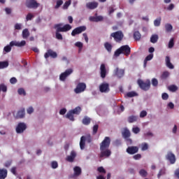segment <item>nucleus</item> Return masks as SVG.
<instances>
[{
    "instance_id": "nucleus-1",
    "label": "nucleus",
    "mask_w": 179,
    "mask_h": 179,
    "mask_svg": "<svg viewBox=\"0 0 179 179\" xmlns=\"http://www.w3.org/2000/svg\"><path fill=\"white\" fill-rule=\"evenodd\" d=\"M110 143L111 139L110 137H105L103 141L100 143V159H103V157H110V156H111V150L108 149Z\"/></svg>"
},
{
    "instance_id": "nucleus-2",
    "label": "nucleus",
    "mask_w": 179,
    "mask_h": 179,
    "mask_svg": "<svg viewBox=\"0 0 179 179\" xmlns=\"http://www.w3.org/2000/svg\"><path fill=\"white\" fill-rule=\"evenodd\" d=\"M121 54H123L126 57H129V55H131V48L129 47V45H122L120 48L115 50L114 56L120 57Z\"/></svg>"
},
{
    "instance_id": "nucleus-3",
    "label": "nucleus",
    "mask_w": 179,
    "mask_h": 179,
    "mask_svg": "<svg viewBox=\"0 0 179 179\" xmlns=\"http://www.w3.org/2000/svg\"><path fill=\"white\" fill-rule=\"evenodd\" d=\"M110 38H113L116 43H121L124 39L122 31H117L110 34Z\"/></svg>"
},
{
    "instance_id": "nucleus-4",
    "label": "nucleus",
    "mask_w": 179,
    "mask_h": 179,
    "mask_svg": "<svg viewBox=\"0 0 179 179\" xmlns=\"http://www.w3.org/2000/svg\"><path fill=\"white\" fill-rule=\"evenodd\" d=\"M137 83L141 89V90H143L144 92H148L149 89H150V80H147L146 82H144L141 79H138L137 80Z\"/></svg>"
},
{
    "instance_id": "nucleus-5",
    "label": "nucleus",
    "mask_w": 179,
    "mask_h": 179,
    "mask_svg": "<svg viewBox=\"0 0 179 179\" xmlns=\"http://www.w3.org/2000/svg\"><path fill=\"white\" fill-rule=\"evenodd\" d=\"M55 27H57L59 29V31H62V33L69 31V30L72 29V26L71 24H66L62 27V24L61 23L55 24Z\"/></svg>"
},
{
    "instance_id": "nucleus-6",
    "label": "nucleus",
    "mask_w": 179,
    "mask_h": 179,
    "mask_svg": "<svg viewBox=\"0 0 179 179\" xmlns=\"http://www.w3.org/2000/svg\"><path fill=\"white\" fill-rule=\"evenodd\" d=\"M25 5L29 9H36L38 6H40V4L36 0H27Z\"/></svg>"
},
{
    "instance_id": "nucleus-7",
    "label": "nucleus",
    "mask_w": 179,
    "mask_h": 179,
    "mask_svg": "<svg viewBox=\"0 0 179 179\" xmlns=\"http://www.w3.org/2000/svg\"><path fill=\"white\" fill-rule=\"evenodd\" d=\"M85 90H86V84L85 83H79L75 88L74 92L78 94L85 92Z\"/></svg>"
},
{
    "instance_id": "nucleus-8",
    "label": "nucleus",
    "mask_w": 179,
    "mask_h": 179,
    "mask_svg": "<svg viewBox=\"0 0 179 179\" xmlns=\"http://www.w3.org/2000/svg\"><path fill=\"white\" fill-rule=\"evenodd\" d=\"M83 31H86V26H80L74 29L71 32V36L75 37V36L78 34H80V33H83Z\"/></svg>"
},
{
    "instance_id": "nucleus-9",
    "label": "nucleus",
    "mask_w": 179,
    "mask_h": 179,
    "mask_svg": "<svg viewBox=\"0 0 179 179\" xmlns=\"http://www.w3.org/2000/svg\"><path fill=\"white\" fill-rule=\"evenodd\" d=\"M27 129V126L24 122H20L17 125L15 131L17 134H23L24 131Z\"/></svg>"
},
{
    "instance_id": "nucleus-10",
    "label": "nucleus",
    "mask_w": 179,
    "mask_h": 179,
    "mask_svg": "<svg viewBox=\"0 0 179 179\" xmlns=\"http://www.w3.org/2000/svg\"><path fill=\"white\" fill-rule=\"evenodd\" d=\"M99 92L101 93H108L110 92V84L107 83H103L99 85Z\"/></svg>"
},
{
    "instance_id": "nucleus-11",
    "label": "nucleus",
    "mask_w": 179,
    "mask_h": 179,
    "mask_svg": "<svg viewBox=\"0 0 179 179\" xmlns=\"http://www.w3.org/2000/svg\"><path fill=\"white\" fill-rule=\"evenodd\" d=\"M166 159L170 162L171 164H174L177 160L176 159V155L171 152H169L167 153L166 155Z\"/></svg>"
},
{
    "instance_id": "nucleus-12",
    "label": "nucleus",
    "mask_w": 179,
    "mask_h": 179,
    "mask_svg": "<svg viewBox=\"0 0 179 179\" xmlns=\"http://www.w3.org/2000/svg\"><path fill=\"white\" fill-rule=\"evenodd\" d=\"M72 72H73V70L72 69H69L66 70L65 72L62 73L59 76L60 80L64 82L65 80V79H66V78H68V76H69V75H71V73H72Z\"/></svg>"
},
{
    "instance_id": "nucleus-13",
    "label": "nucleus",
    "mask_w": 179,
    "mask_h": 179,
    "mask_svg": "<svg viewBox=\"0 0 179 179\" xmlns=\"http://www.w3.org/2000/svg\"><path fill=\"white\" fill-rule=\"evenodd\" d=\"M127 153L129 155H135L139 152V148L137 146H129L126 150Z\"/></svg>"
},
{
    "instance_id": "nucleus-14",
    "label": "nucleus",
    "mask_w": 179,
    "mask_h": 179,
    "mask_svg": "<svg viewBox=\"0 0 179 179\" xmlns=\"http://www.w3.org/2000/svg\"><path fill=\"white\" fill-rule=\"evenodd\" d=\"M49 57H51V58H57L58 55H57V52H54L52 50L49 49L47 52L45 53L44 57L47 59Z\"/></svg>"
},
{
    "instance_id": "nucleus-15",
    "label": "nucleus",
    "mask_w": 179,
    "mask_h": 179,
    "mask_svg": "<svg viewBox=\"0 0 179 179\" xmlns=\"http://www.w3.org/2000/svg\"><path fill=\"white\" fill-rule=\"evenodd\" d=\"M10 47H13V45H15V47H24V45H26V41H22L21 42L12 41L10 43Z\"/></svg>"
},
{
    "instance_id": "nucleus-16",
    "label": "nucleus",
    "mask_w": 179,
    "mask_h": 179,
    "mask_svg": "<svg viewBox=\"0 0 179 179\" xmlns=\"http://www.w3.org/2000/svg\"><path fill=\"white\" fill-rule=\"evenodd\" d=\"M97 6H99V3L96 1L88 2L86 3L87 9H90V10L96 9Z\"/></svg>"
},
{
    "instance_id": "nucleus-17",
    "label": "nucleus",
    "mask_w": 179,
    "mask_h": 179,
    "mask_svg": "<svg viewBox=\"0 0 179 179\" xmlns=\"http://www.w3.org/2000/svg\"><path fill=\"white\" fill-rule=\"evenodd\" d=\"M75 157H76V152L71 151L70 155L67 156L66 158V162H69V163H73V160H75Z\"/></svg>"
},
{
    "instance_id": "nucleus-18",
    "label": "nucleus",
    "mask_w": 179,
    "mask_h": 179,
    "mask_svg": "<svg viewBox=\"0 0 179 179\" xmlns=\"http://www.w3.org/2000/svg\"><path fill=\"white\" fill-rule=\"evenodd\" d=\"M100 71L101 78H102V79H104V78H106L107 75V70L106 69V65L104 64H101Z\"/></svg>"
},
{
    "instance_id": "nucleus-19",
    "label": "nucleus",
    "mask_w": 179,
    "mask_h": 179,
    "mask_svg": "<svg viewBox=\"0 0 179 179\" xmlns=\"http://www.w3.org/2000/svg\"><path fill=\"white\" fill-rule=\"evenodd\" d=\"M124 73H125L124 69H120L119 68H116L115 70V75L118 78H122V76H124Z\"/></svg>"
},
{
    "instance_id": "nucleus-20",
    "label": "nucleus",
    "mask_w": 179,
    "mask_h": 179,
    "mask_svg": "<svg viewBox=\"0 0 179 179\" xmlns=\"http://www.w3.org/2000/svg\"><path fill=\"white\" fill-rule=\"evenodd\" d=\"M122 135L124 139H127V138H130L131 131H129V129H128V128H124L123 131L122 132Z\"/></svg>"
},
{
    "instance_id": "nucleus-21",
    "label": "nucleus",
    "mask_w": 179,
    "mask_h": 179,
    "mask_svg": "<svg viewBox=\"0 0 179 179\" xmlns=\"http://www.w3.org/2000/svg\"><path fill=\"white\" fill-rule=\"evenodd\" d=\"M165 61L167 68H169V69H174V65L171 64V62L170 61V57L166 56L165 58Z\"/></svg>"
},
{
    "instance_id": "nucleus-22",
    "label": "nucleus",
    "mask_w": 179,
    "mask_h": 179,
    "mask_svg": "<svg viewBox=\"0 0 179 179\" xmlns=\"http://www.w3.org/2000/svg\"><path fill=\"white\" fill-rule=\"evenodd\" d=\"M86 136H83L80 138V148L81 149V150H83V149H85V146L86 145Z\"/></svg>"
},
{
    "instance_id": "nucleus-23",
    "label": "nucleus",
    "mask_w": 179,
    "mask_h": 179,
    "mask_svg": "<svg viewBox=\"0 0 179 179\" xmlns=\"http://www.w3.org/2000/svg\"><path fill=\"white\" fill-rule=\"evenodd\" d=\"M8 177V170L0 169V179H5Z\"/></svg>"
},
{
    "instance_id": "nucleus-24",
    "label": "nucleus",
    "mask_w": 179,
    "mask_h": 179,
    "mask_svg": "<svg viewBox=\"0 0 179 179\" xmlns=\"http://www.w3.org/2000/svg\"><path fill=\"white\" fill-rule=\"evenodd\" d=\"M127 121L129 124H132V122H136L138 121V116L136 115H131L127 118Z\"/></svg>"
},
{
    "instance_id": "nucleus-25",
    "label": "nucleus",
    "mask_w": 179,
    "mask_h": 179,
    "mask_svg": "<svg viewBox=\"0 0 179 179\" xmlns=\"http://www.w3.org/2000/svg\"><path fill=\"white\" fill-rule=\"evenodd\" d=\"M73 171H74V176H76V177L82 174V169H80V167L79 166H75L73 168Z\"/></svg>"
},
{
    "instance_id": "nucleus-26",
    "label": "nucleus",
    "mask_w": 179,
    "mask_h": 179,
    "mask_svg": "<svg viewBox=\"0 0 179 179\" xmlns=\"http://www.w3.org/2000/svg\"><path fill=\"white\" fill-rule=\"evenodd\" d=\"M55 29H56V38L57 40H63L64 38L62 37V34H60L62 31H59V28L57 27H55Z\"/></svg>"
},
{
    "instance_id": "nucleus-27",
    "label": "nucleus",
    "mask_w": 179,
    "mask_h": 179,
    "mask_svg": "<svg viewBox=\"0 0 179 179\" xmlns=\"http://www.w3.org/2000/svg\"><path fill=\"white\" fill-rule=\"evenodd\" d=\"M104 48L108 51V52H111V51H113V45L108 42L104 43Z\"/></svg>"
},
{
    "instance_id": "nucleus-28",
    "label": "nucleus",
    "mask_w": 179,
    "mask_h": 179,
    "mask_svg": "<svg viewBox=\"0 0 179 179\" xmlns=\"http://www.w3.org/2000/svg\"><path fill=\"white\" fill-rule=\"evenodd\" d=\"M25 115L24 108H21L17 113V118H23Z\"/></svg>"
},
{
    "instance_id": "nucleus-29",
    "label": "nucleus",
    "mask_w": 179,
    "mask_h": 179,
    "mask_svg": "<svg viewBox=\"0 0 179 179\" xmlns=\"http://www.w3.org/2000/svg\"><path fill=\"white\" fill-rule=\"evenodd\" d=\"M158 40H159V36L157 34L152 35L150 38V42L152 43V44H155V43H157Z\"/></svg>"
},
{
    "instance_id": "nucleus-30",
    "label": "nucleus",
    "mask_w": 179,
    "mask_h": 179,
    "mask_svg": "<svg viewBox=\"0 0 179 179\" xmlns=\"http://www.w3.org/2000/svg\"><path fill=\"white\" fill-rule=\"evenodd\" d=\"M70 111H71L73 114H76V115H79L80 114V111H82V108H80V106H77L76 108Z\"/></svg>"
},
{
    "instance_id": "nucleus-31",
    "label": "nucleus",
    "mask_w": 179,
    "mask_h": 179,
    "mask_svg": "<svg viewBox=\"0 0 179 179\" xmlns=\"http://www.w3.org/2000/svg\"><path fill=\"white\" fill-rule=\"evenodd\" d=\"M141 33L139 32V31H136L134 33V40H136V41H139V40H141Z\"/></svg>"
},
{
    "instance_id": "nucleus-32",
    "label": "nucleus",
    "mask_w": 179,
    "mask_h": 179,
    "mask_svg": "<svg viewBox=\"0 0 179 179\" xmlns=\"http://www.w3.org/2000/svg\"><path fill=\"white\" fill-rule=\"evenodd\" d=\"M9 66V62L8 61L0 62V69H5Z\"/></svg>"
},
{
    "instance_id": "nucleus-33",
    "label": "nucleus",
    "mask_w": 179,
    "mask_h": 179,
    "mask_svg": "<svg viewBox=\"0 0 179 179\" xmlns=\"http://www.w3.org/2000/svg\"><path fill=\"white\" fill-rule=\"evenodd\" d=\"M83 125H89V124H90L91 122V120L90 117L85 116L82 121Z\"/></svg>"
},
{
    "instance_id": "nucleus-34",
    "label": "nucleus",
    "mask_w": 179,
    "mask_h": 179,
    "mask_svg": "<svg viewBox=\"0 0 179 179\" xmlns=\"http://www.w3.org/2000/svg\"><path fill=\"white\" fill-rule=\"evenodd\" d=\"M169 76H170V72L164 71L162 73V74L161 75V79H162V80H166V79H167V78H169Z\"/></svg>"
},
{
    "instance_id": "nucleus-35",
    "label": "nucleus",
    "mask_w": 179,
    "mask_h": 179,
    "mask_svg": "<svg viewBox=\"0 0 179 179\" xmlns=\"http://www.w3.org/2000/svg\"><path fill=\"white\" fill-rule=\"evenodd\" d=\"M66 117L70 120V121H75V117H73V113L71 112V110L68 112Z\"/></svg>"
},
{
    "instance_id": "nucleus-36",
    "label": "nucleus",
    "mask_w": 179,
    "mask_h": 179,
    "mask_svg": "<svg viewBox=\"0 0 179 179\" xmlns=\"http://www.w3.org/2000/svg\"><path fill=\"white\" fill-rule=\"evenodd\" d=\"M29 36H30V32L29 31V29H24L22 31V37L24 38H27V37H29Z\"/></svg>"
},
{
    "instance_id": "nucleus-37",
    "label": "nucleus",
    "mask_w": 179,
    "mask_h": 179,
    "mask_svg": "<svg viewBox=\"0 0 179 179\" xmlns=\"http://www.w3.org/2000/svg\"><path fill=\"white\" fill-rule=\"evenodd\" d=\"M165 30L166 33H170V31H171V30H173V25H171V24H165Z\"/></svg>"
},
{
    "instance_id": "nucleus-38",
    "label": "nucleus",
    "mask_w": 179,
    "mask_h": 179,
    "mask_svg": "<svg viewBox=\"0 0 179 179\" xmlns=\"http://www.w3.org/2000/svg\"><path fill=\"white\" fill-rule=\"evenodd\" d=\"M162 23V17H159L157 19L155 20L154 25L155 27H159Z\"/></svg>"
},
{
    "instance_id": "nucleus-39",
    "label": "nucleus",
    "mask_w": 179,
    "mask_h": 179,
    "mask_svg": "<svg viewBox=\"0 0 179 179\" xmlns=\"http://www.w3.org/2000/svg\"><path fill=\"white\" fill-rule=\"evenodd\" d=\"M0 92H3V93H6V92H8V87H6L5 84H0Z\"/></svg>"
},
{
    "instance_id": "nucleus-40",
    "label": "nucleus",
    "mask_w": 179,
    "mask_h": 179,
    "mask_svg": "<svg viewBox=\"0 0 179 179\" xmlns=\"http://www.w3.org/2000/svg\"><path fill=\"white\" fill-rule=\"evenodd\" d=\"M127 97H135L138 96V94L134 91L129 92L126 94Z\"/></svg>"
},
{
    "instance_id": "nucleus-41",
    "label": "nucleus",
    "mask_w": 179,
    "mask_h": 179,
    "mask_svg": "<svg viewBox=\"0 0 179 179\" xmlns=\"http://www.w3.org/2000/svg\"><path fill=\"white\" fill-rule=\"evenodd\" d=\"M164 174H166V168L160 169L157 174V178H160V177H162V176H164Z\"/></svg>"
},
{
    "instance_id": "nucleus-42",
    "label": "nucleus",
    "mask_w": 179,
    "mask_h": 179,
    "mask_svg": "<svg viewBox=\"0 0 179 179\" xmlns=\"http://www.w3.org/2000/svg\"><path fill=\"white\" fill-rule=\"evenodd\" d=\"M139 174L141 176V177H147L148 172L145 169H141L139 171Z\"/></svg>"
},
{
    "instance_id": "nucleus-43",
    "label": "nucleus",
    "mask_w": 179,
    "mask_h": 179,
    "mask_svg": "<svg viewBox=\"0 0 179 179\" xmlns=\"http://www.w3.org/2000/svg\"><path fill=\"white\" fill-rule=\"evenodd\" d=\"M17 92L18 94H20V96H26V91H24V89L20 88L18 89Z\"/></svg>"
},
{
    "instance_id": "nucleus-44",
    "label": "nucleus",
    "mask_w": 179,
    "mask_h": 179,
    "mask_svg": "<svg viewBox=\"0 0 179 179\" xmlns=\"http://www.w3.org/2000/svg\"><path fill=\"white\" fill-rule=\"evenodd\" d=\"M169 48H173L174 47V38H171L169 42Z\"/></svg>"
},
{
    "instance_id": "nucleus-45",
    "label": "nucleus",
    "mask_w": 179,
    "mask_h": 179,
    "mask_svg": "<svg viewBox=\"0 0 179 179\" xmlns=\"http://www.w3.org/2000/svg\"><path fill=\"white\" fill-rule=\"evenodd\" d=\"M71 1L69 0L64 3L63 5V9H68L69 8V6L71 5Z\"/></svg>"
},
{
    "instance_id": "nucleus-46",
    "label": "nucleus",
    "mask_w": 179,
    "mask_h": 179,
    "mask_svg": "<svg viewBox=\"0 0 179 179\" xmlns=\"http://www.w3.org/2000/svg\"><path fill=\"white\" fill-rule=\"evenodd\" d=\"M3 51H5V52H10V51H12V46H10V45H6L4 47Z\"/></svg>"
},
{
    "instance_id": "nucleus-47",
    "label": "nucleus",
    "mask_w": 179,
    "mask_h": 179,
    "mask_svg": "<svg viewBox=\"0 0 179 179\" xmlns=\"http://www.w3.org/2000/svg\"><path fill=\"white\" fill-rule=\"evenodd\" d=\"M34 17V15L31 13H28L26 16V21L29 22V20H31Z\"/></svg>"
},
{
    "instance_id": "nucleus-48",
    "label": "nucleus",
    "mask_w": 179,
    "mask_h": 179,
    "mask_svg": "<svg viewBox=\"0 0 179 179\" xmlns=\"http://www.w3.org/2000/svg\"><path fill=\"white\" fill-rule=\"evenodd\" d=\"M97 131H99V124H95L93 127V135H96L97 134Z\"/></svg>"
},
{
    "instance_id": "nucleus-49",
    "label": "nucleus",
    "mask_w": 179,
    "mask_h": 179,
    "mask_svg": "<svg viewBox=\"0 0 179 179\" xmlns=\"http://www.w3.org/2000/svg\"><path fill=\"white\" fill-rule=\"evenodd\" d=\"M148 149H149V145H148V143H143L141 144L142 150H148Z\"/></svg>"
},
{
    "instance_id": "nucleus-50",
    "label": "nucleus",
    "mask_w": 179,
    "mask_h": 179,
    "mask_svg": "<svg viewBox=\"0 0 179 179\" xmlns=\"http://www.w3.org/2000/svg\"><path fill=\"white\" fill-rule=\"evenodd\" d=\"M169 90L171 92H177V90H178V87H177V86H176V85H171V86L169 87Z\"/></svg>"
},
{
    "instance_id": "nucleus-51",
    "label": "nucleus",
    "mask_w": 179,
    "mask_h": 179,
    "mask_svg": "<svg viewBox=\"0 0 179 179\" xmlns=\"http://www.w3.org/2000/svg\"><path fill=\"white\" fill-rule=\"evenodd\" d=\"M152 85L155 87H157V85H159V81L156 78H152Z\"/></svg>"
},
{
    "instance_id": "nucleus-52",
    "label": "nucleus",
    "mask_w": 179,
    "mask_h": 179,
    "mask_svg": "<svg viewBox=\"0 0 179 179\" xmlns=\"http://www.w3.org/2000/svg\"><path fill=\"white\" fill-rule=\"evenodd\" d=\"M62 3H64V1L62 0L57 1V4L55 7V9H58V8H59V6H61V5H62Z\"/></svg>"
},
{
    "instance_id": "nucleus-53",
    "label": "nucleus",
    "mask_w": 179,
    "mask_h": 179,
    "mask_svg": "<svg viewBox=\"0 0 179 179\" xmlns=\"http://www.w3.org/2000/svg\"><path fill=\"white\" fill-rule=\"evenodd\" d=\"M148 115V112L146 110H142L140 113V118H145Z\"/></svg>"
},
{
    "instance_id": "nucleus-54",
    "label": "nucleus",
    "mask_w": 179,
    "mask_h": 179,
    "mask_svg": "<svg viewBox=\"0 0 179 179\" xmlns=\"http://www.w3.org/2000/svg\"><path fill=\"white\" fill-rule=\"evenodd\" d=\"M51 167H52V169H57L58 168V162L53 161L51 163Z\"/></svg>"
},
{
    "instance_id": "nucleus-55",
    "label": "nucleus",
    "mask_w": 179,
    "mask_h": 179,
    "mask_svg": "<svg viewBox=\"0 0 179 179\" xmlns=\"http://www.w3.org/2000/svg\"><path fill=\"white\" fill-rule=\"evenodd\" d=\"M141 158H142V155L141 154H136L133 156V159H134V160H139Z\"/></svg>"
},
{
    "instance_id": "nucleus-56",
    "label": "nucleus",
    "mask_w": 179,
    "mask_h": 179,
    "mask_svg": "<svg viewBox=\"0 0 179 179\" xmlns=\"http://www.w3.org/2000/svg\"><path fill=\"white\" fill-rule=\"evenodd\" d=\"M126 141V143L127 145V146H130V145H132V139L127 138H124Z\"/></svg>"
},
{
    "instance_id": "nucleus-57",
    "label": "nucleus",
    "mask_w": 179,
    "mask_h": 179,
    "mask_svg": "<svg viewBox=\"0 0 179 179\" xmlns=\"http://www.w3.org/2000/svg\"><path fill=\"white\" fill-rule=\"evenodd\" d=\"M132 131L134 134H139V132H141V129H139V127H134Z\"/></svg>"
},
{
    "instance_id": "nucleus-58",
    "label": "nucleus",
    "mask_w": 179,
    "mask_h": 179,
    "mask_svg": "<svg viewBox=\"0 0 179 179\" xmlns=\"http://www.w3.org/2000/svg\"><path fill=\"white\" fill-rule=\"evenodd\" d=\"M89 20L90 22H94L95 23H97V17L91 16L89 17Z\"/></svg>"
},
{
    "instance_id": "nucleus-59",
    "label": "nucleus",
    "mask_w": 179,
    "mask_h": 179,
    "mask_svg": "<svg viewBox=\"0 0 179 179\" xmlns=\"http://www.w3.org/2000/svg\"><path fill=\"white\" fill-rule=\"evenodd\" d=\"M99 173H103L104 174H106V169H104V168L103 166H100L97 169Z\"/></svg>"
},
{
    "instance_id": "nucleus-60",
    "label": "nucleus",
    "mask_w": 179,
    "mask_h": 179,
    "mask_svg": "<svg viewBox=\"0 0 179 179\" xmlns=\"http://www.w3.org/2000/svg\"><path fill=\"white\" fill-rule=\"evenodd\" d=\"M145 61H151V59H153V54H150L145 57Z\"/></svg>"
},
{
    "instance_id": "nucleus-61",
    "label": "nucleus",
    "mask_w": 179,
    "mask_h": 179,
    "mask_svg": "<svg viewBox=\"0 0 179 179\" xmlns=\"http://www.w3.org/2000/svg\"><path fill=\"white\" fill-rule=\"evenodd\" d=\"M85 141H87L88 143H90V142H92V136H90V134L85 136Z\"/></svg>"
},
{
    "instance_id": "nucleus-62",
    "label": "nucleus",
    "mask_w": 179,
    "mask_h": 179,
    "mask_svg": "<svg viewBox=\"0 0 179 179\" xmlns=\"http://www.w3.org/2000/svg\"><path fill=\"white\" fill-rule=\"evenodd\" d=\"M162 100H168L169 99V94L167 93H163L162 95Z\"/></svg>"
},
{
    "instance_id": "nucleus-63",
    "label": "nucleus",
    "mask_w": 179,
    "mask_h": 179,
    "mask_svg": "<svg viewBox=\"0 0 179 179\" xmlns=\"http://www.w3.org/2000/svg\"><path fill=\"white\" fill-rule=\"evenodd\" d=\"M144 136H153V133L149 131L147 133L144 134Z\"/></svg>"
},
{
    "instance_id": "nucleus-64",
    "label": "nucleus",
    "mask_w": 179,
    "mask_h": 179,
    "mask_svg": "<svg viewBox=\"0 0 179 179\" xmlns=\"http://www.w3.org/2000/svg\"><path fill=\"white\" fill-rule=\"evenodd\" d=\"M175 177H176V178H178L179 179V169H177L176 171H175Z\"/></svg>"
}]
</instances>
